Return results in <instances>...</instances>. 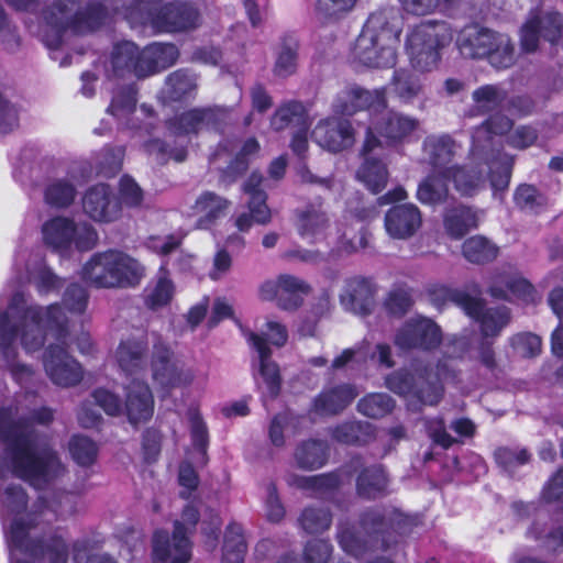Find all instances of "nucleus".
Wrapping results in <instances>:
<instances>
[{
  "instance_id": "1",
  "label": "nucleus",
  "mask_w": 563,
  "mask_h": 563,
  "mask_svg": "<svg viewBox=\"0 0 563 563\" xmlns=\"http://www.w3.org/2000/svg\"><path fill=\"white\" fill-rule=\"evenodd\" d=\"M59 460H0V516L9 548L11 563H67L68 547L63 538L53 536L44 543L35 540L37 526L35 505L25 512L27 496L24 490L5 482L22 478L42 488L54 476Z\"/></svg>"
},
{
  "instance_id": "2",
  "label": "nucleus",
  "mask_w": 563,
  "mask_h": 563,
  "mask_svg": "<svg viewBox=\"0 0 563 563\" xmlns=\"http://www.w3.org/2000/svg\"><path fill=\"white\" fill-rule=\"evenodd\" d=\"M49 331L56 340L51 343L43 355V366L53 384L71 387L82 379L80 364L71 357L68 345L67 317L58 305L47 308L30 306L24 311L21 344L26 352L40 350L45 342V331Z\"/></svg>"
},
{
  "instance_id": "3",
  "label": "nucleus",
  "mask_w": 563,
  "mask_h": 563,
  "mask_svg": "<svg viewBox=\"0 0 563 563\" xmlns=\"http://www.w3.org/2000/svg\"><path fill=\"white\" fill-rule=\"evenodd\" d=\"M53 412L47 408L26 411L20 406L0 409V440L15 456L43 457L47 454L48 441L34 429V424H47Z\"/></svg>"
},
{
  "instance_id": "4",
  "label": "nucleus",
  "mask_w": 563,
  "mask_h": 563,
  "mask_svg": "<svg viewBox=\"0 0 563 563\" xmlns=\"http://www.w3.org/2000/svg\"><path fill=\"white\" fill-rule=\"evenodd\" d=\"M107 15V10L99 2L81 5L76 0H59L45 16L42 40L47 47L57 48L62 43L63 32L87 34L97 30Z\"/></svg>"
},
{
  "instance_id": "5",
  "label": "nucleus",
  "mask_w": 563,
  "mask_h": 563,
  "mask_svg": "<svg viewBox=\"0 0 563 563\" xmlns=\"http://www.w3.org/2000/svg\"><path fill=\"white\" fill-rule=\"evenodd\" d=\"M399 31L390 23L387 11L369 15L357 36L352 55L355 60L368 67L385 68L396 64V44Z\"/></svg>"
},
{
  "instance_id": "6",
  "label": "nucleus",
  "mask_w": 563,
  "mask_h": 563,
  "mask_svg": "<svg viewBox=\"0 0 563 563\" xmlns=\"http://www.w3.org/2000/svg\"><path fill=\"white\" fill-rule=\"evenodd\" d=\"M453 40V31L445 21L428 20L416 25L406 36L405 48L411 68L420 74L438 68L442 51Z\"/></svg>"
},
{
  "instance_id": "7",
  "label": "nucleus",
  "mask_w": 563,
  "mask_h": 563,
  "mask_svg": "<svg viewBox=\"0 0 563 563\" xmlns=\"http://www.w3.org/2000/svg\"><path fill=\"white\" fill-rule=\"evenodd\" d=\"M143 276L140 262L120 251L98 253L82 268L84 279L99 288L132 287Z\"/></svg>"
},
{
  "instance_id": "8",
  "label": "nucleus",
  "mask_w": 563,
  "mask_h": 563,
  "mask_svg": "<svg viewBox=\"0 0 563 563\" xmlns=\"http://www.w3.org/2000/svg\"><path fill=\"white\" fill-rule=\"evenodd\" d=\"M444 374L441 363L437 372L429 364L417 361L410 368H399L385 377V387L396 395L417 399L424 405H437L442 397V387L439 383Z\"/></svg>"
},
{
  "instance_id": "9",
  "label": "nucleus",
  "mask_w": 563,
  "mask_h": 563,
  "mask_svg": "<svg viewBox=\"0 0 563 563\" xmlns=\"http://www.w3.org/2000/svg\"><path fill=\"white\" fill-rule=\"evenodd\" d=\"M483 165H455L445 170V177L453 183L455 190L464 197H473L486 187V167L490 172V187L494 192L504 191L508 188L512 159L503 155L498 159L492 156H484Z\"/></svg>"
},
{
  "instance_id": "10",
  "label": "nucleus",
  "mask_w": 563,
  "mask_h": 563,
  "mask_svg": "<svg viewBox=\"0 0 563 563\" xmlns=\"http://www.w3.org/2000/svg\"><path fill=\"white\" fill-rule=\"evenodd\" d=\"M27 308L24 295L16 292L13 295L8 310L0 313V358L3 360L13 378L20 384L29 382L34 374L31 366L15 361L16 347L14 341L18 329L22 335L24 311Z\"/></svg>"
},
{
  "instance_id": "11",
  "label": "nucleus",
  "mask_w": 563,
  "mask_h": 563,
  "mask_svg": "<svg viewBox=\"0 0 563 563\" xmlns=\"http://www.w3.org/2000/svg\"><path fill=\"white\" fill-rule=\"evenodd\" d=\"M143 3L144 0H137L135 7L126 9L124 16L141 22L148 21L156 30L167 33L189 32L200 25V14L189 3L178 1L166 3L150 11L146 18L141 12Z\"/></svg>"
},
{
  "instance_id": "12",
  "label": "nucleus",
  "mask_w": 563,
  "mask_h": 563,
  "mask_svg": "<svg viewBox=\"0 0 563 563\" xmlns=\"http://www.w3.org/2000/svg\"><path fill=\"white\" fill-rule=\"evenodd\" d=\"M198 511L192 506L185 507L181 521L175 523L173 544L166 532L157 531L153 538L154 562L170 560V563H189L191 558V544L187 537L188 529L195 528L198 521Z\"/></svg>"
},
{
  "instance_id": "13",
  "label": "nucleus",
  "mask_w": 563,
  "mask_h": 563,
  "mask_svg": "<svg viewBox=\"0 0 563 563\" xmlns=\"http://www.w3.org/2000/svg\"><path fill=\"white\" fill-rule=\"evenodd\" d=\"M540 38L552 44L563 38V15L561 13L542 9L529 13L526 23L521 27V48L526 53L536 52Z\"/></svg>"
},
{
  "instance_id": "14",
  "label": "nucleus",
  "mask_w": 563,
  "mask_h": 563,
  "mask_svg": "<svg viewBox=\"0 0 563 563\" xmlns=\"http://www.w3.org/2000/svg\"><path fill=\"white\" fill-rule=\"evenodd\" d=\"M440 327L426 317H412L396 331L394 343L401 351H431L440 345Z\"/></svg>"
},
{
  "instance_id": "15",
  "label": "nucleus",
  "mask_w": 563,
  "mask_h": 563,
  "mask_svg": "<svg viewBox=\"0 0 563 563\" xmlns=\"http://www.w3.org/2000/svg\"><path fill=\"white\" fill-rule=\"evenodd\" d=\"M445 294L452 302L481 323V331L486 338L498 335L509 322V310L506 307L486 309L479 299L465 292L446 289Z\"/></svg>"
},
{
  "instance_id": "16",
  "label": "nucleus",
  "mask_w": 563,
  "mask_h": 563,
  "mask_svg": "<svg viewBox=\"0 0 563 563\" xmlns=\"http://www.w3.org/2000/svg\"><path fill=\"white\" fill-rule=\"evenodd\" d=\"M419 125V121L410 115L388 111L380 119L373 120L368 128L363 144L362 153L369 155L380 146V141L374 135L373 130L391 142H400L409 136Z\"/></svg>"
},
{
  "instance_id": "17",
  "label": "nucleus",
  "mask_w": 563,
  "mask_h": 563,
  "mask_svg": "<svg viewBox=\"0 0 563 563\" xmlns=\"http://www.w3.org/2000/svg\"><path fill=\"white\" fill-rule=\"evenodd\" d=\"M312 139L330 152H340L355 142V132L347 119L332 117L320 121L312 131Z\"/></svg>"
},
{
  "instance_id": "18",
  "label": "nucleus",
  "mask_w": 563,
  "mask_h": 563,
  "mask_svg": "<svg viewBox=\"0 0 563 563\" xmlns=\"http://www.w3.org/2000/svg\"><path fill=\"white\" fill-rule=\"evenodd\" d=\"M422 212L411 202L390 207L384 217L387 234L395 240H408L422 227Z\"/></svg>"
},
{
  "instance_id": "19",
  "label": "nucleus",
  "mask_w": 563,
  "mask_h": 563,
  "mask_svg": "<svg viewBox=\"0 0 563 563\" xmlns=\"http://www.w3.org/2000/svg\"><path fill=\"white\" fill-rule=\"evenodd\" d=\"M153 366V378L163 387H183L190 385L195 377V371L180 362L170 360L168 349L159 346L156 349Z\"/></svg>"
},
{
  "instance_id": "20",
  "label": "nucleus",
  "mask_w": 563,
  "mask_h": 563,
  "mask_svg": "<svg viewBox=\"0 0 563 563\" xmlns=\"http://www.w3.org/2000/svg\"><path fill=\"white\" fill-rule=\"evenodd\" d=\"M298 232L309 243L327 242L331 233V221L322 201L307 205L298 211Z\"/></svg>"
},
{
  "instance_id": "21",
  "label": "nucleus",
  "mask_w": 563,
  "mask_h": 563,
  "mask_svg": "<svg viewBox=\"0 0 563 563\" xmlns=\"http://www.w3.org/2000/svg\"><path fill=\"white\" fill-rule=\"evenodd\" d=\"M338 113L352 115L364 109L379 111L387 108L385 88L366 90L360 87H352L338 96L333 104Z\"/></svg>"
},
{
  "instance_id": "22",
  "label": "nucleus",
  "mask_w": 563,
  "mask_h": 563,
  "mask_svg": "<svg viewBox=\"0 0 563 563\" xmlns=\"http://www.w3.org/2000/svg\"><path fill=\"white\" fill-rule=\"evenodd\" d=\"M84 212L95 221L112 222L120 216V203L108 185L89 188L82 198Z\"/></svg>"
},
{
  "instance_id": "23",
  "label": "nucleus",
  "mask_w": 563,
  "mask_h": 563,
  "mask_svg": "<svg viewBox=\"0 0 563 563\" xmlns=\"http://www.w3.org/2000/svg\"><path fill=\"white\" fill-rule=\"evenodd\" d=\"M340 302L343 308L355 314L367 316L374 309V287L363 277H353L345 282Z\"/></svg>"
},
{
  "instance_id": "24",
  "label": "nucleus",
  "mask_w": 563,
  "mask_h": 563,
  "mask_svg": "<svg viewBox=\"0 0 563 563\" xmlns=\"http://www.w3.org/2000/svg\"><path fill=\"white\" fill-rule=\"evenodd\" d=\"M512 122L505 115H495L488 119L484 124L476 128L473 133V145L471 157L473 161H479L484 156H494L493 135H501L510 131Z\"/></svg>"
},
{
  "instance_id": "25",
  "label": "nucleus",
  "mask_w": 563,
  "mask_h": 563,
  "mask_svg": "<svg viewBox=\"0 0 563 563\" xmlns=\"http://www.w3.org/2000/svg\"><path fill=\"white\" fill-rule=\"evenodd\" d=\"M249 342L253 345L258 354V373L263 379L265 387L264 394L271 398H275L280 390L282 378L279 367L276 362L272 360V351L266 344L263 335L250 333Z\"/></svg>"
},
{
  "instance_id": "26",
  "label": "nucleus",
  "mask_w": 563,
  "mask_h": 563,
  "mask_svg": "<svg viewBox=\"0 0 563 563\" xmlns=\"http://www.w3.org/2000/svg\"><path fill=\"white\" fill-rule=\"evenodd\" d=\"M495 34L496 32L477 24L466 25L456 37L457 49L465 58H485L489 53V45H492Z\"/></svg>"
},
{
  "instance_id": "27",
  "label": "nucleus",
  "mask_w": 563,
  "mask_h": 563,
  "mask_svg": "<svg viewBox=\"0 0 563 563\" xmlns=\"http://www.w3.org/2000/svg\"><path fill=\"white\" fill-rule=\"evenodd\" d=\"M125 412L132 424L147 421L154 412V398L147 384L132 380L126 387Z\"/></svg>"
},
{
  "instance_id": "28",
  "label": "nucleus",
  "mask_w": 563,
  "mask_h": 563,
  "mask_svg": "<svg viewBox=\"0 0 563 563\" xmlns=\"http://www.w3.org/2000/svg\"><path fill=\"white\" fill-rule=\"evenodd\" d=\"M231 207V201L213 191L206 190L201 192L191 210L198 217L196 228L207 230L210 229L217 220L224 217Z\"/></svg>"
},
{
  "instance_id": "29",
  "label": "nucleus",
  "mask_w": 563,
  "mask_h": 563,
  "mask_svg": "<svg viewBox=\"0 0 563 563\" xmlns=\"http://www.w3.org/2000/svg\"><path fill=\"white\" fill-rule=\"evenodd\" d=\"M358 395L356 388L344 384L320 393L312 402V410L321 416L338 415L344 410Z\"/></svg>"
},
{
  "instance_id": "30",
  "label": "nucleus",
  "mask_w": 563,
  "mask_h": 563,
  "mask_svg": "<svg viewBox=\"0 0 563 563\" xmlns=\"http://www.w3.org/2000/svg\"><path fill=\"white\" fill-rule=\"evenodd\" d=\"M111 65L114 75L124 76L133 73L137 77H145L146 69L143 64V53L132 42H122L114 46L111 54Z\"/></svg>"
},
{
  "instance_id": "31",
  "label": "nucleus",
  "mask_w": 563,
  "mask_h": 563,
  "mask_svg": "<svg viewBox=\"0 0 563 563\" xmlns=\"http://www.w3.org/2000/svg\"><path fill=\"white\" fill-rule=\"evenodd\" d=\"M418 71L413 69L399 68L394 71L389 86L391 92L401 103H411L424 91V82Z\"/></svg>"
},
{
  "instance_id": "32",
  "label": "nucleus",
  "mask_w": 563,
  "mask_h": 563,
  "mask_svg": "<svg viewBox=\"0 0 563 563\" xmlns=\"http://www.w3.org/2000/svg\"><path fill=\"white\" fill-rule=\"evenodd\" d=\"M429 164L439 172L446 170L460 146L449 135L429 136L423 143Z\"/></svg>"
},
{
  "instance_id": "33",
  "label": "nucleus",
  "mask_w": 563,
  "mask_h": 563,
  "mask_svg": "<svg viewBox=\"0 0 563 563\" xmlns=\"http://www.w3.org/2000/svg\"><path fill=\"white\" fill-rule=\"evenodd\" d=\"M446 180L445 170L427 176L419 183L416 198L427 206L444 203L450 195Z\"/></svg>"
},
{
  "instance_id": "34",
  "label": "nucleus",
  "mask_w": 563,
  "mask_h": 563,
  "mask_svg": "<svg viewBox=\"0 0 563 563\" xmlns=\"http://www.w3.org/2000/svg\"><path fill=\"white\" fill-rule=\"evenodd\" d=\"M443 225L446 234L457 240L477 227V217L471 208L456 206L445 210Z\"/></svg>"
},
{
  "instance_id": "35",
  "label": "nucleus",
  "mask_w": 563,
  "mask_h": 563,
  "mask_svg": "<svg viewBox=\"0 0 563 563\" xmlns=\"http://www.w3.org/2000/svg\"><path fill=\"white\" fill-rule=\"evenodd\" d=\"M75 232L74 221L64 217H56L43 225L44 241L55 250L67 249L73 243Z\"/></svg>"
},
{
  "instance_id": "36",
  "label": "nucleus",
  "mask_w": 563,
  "mask_h": 563,
  "mask_svg": "<svg viewBox=\"0 0 563 563\" xmlns=\"http://www.w3.org/2000/svg\"><path fill=\"white\" fill-rule=\"evenodd\" d=\"M142 53L143 64L147 68L146 75L170 67L179 57L177 46L172 43H153L146 46Z\"/></svg>"
},
{
  "instance_id": "37",
  "label": "nucleus",
  "mask_w": 563,
  "mask_h": 563,
  "mask_svg": "<svg viewBox=\"0 0 563 563\" xmlns=\"http://www.w3.org/2000/svg\"><path fill=\"white\" fill-rule=\"evenodd\" d=\"M146 356V343L143 340H128L117 350V361L126 374L136 373L143 368Z\"/></svg>"
},
{
  "instance_id": "38",
  "label": "nucleus",
  "mask_w": 563,
  "mask_h": 563,
  "mask_svg": "<svg viewBox=\"0 0 563 563\" xmlns=\"http://www.w3.org/2000/svg\"><path fill=\"white\" fill-rule=\"evenodd\" d=\"M299 43L292 36H285L276 52L274 74L286 78L295 74L298 65Z\"/></svg>"
},
{
  "instance_id": "39",
  "label": "nucleus",
  "mask_w": 563,
  "mask_h": 563,
  "mask_svg": "<svg viewBox=\"0 0 563 563\" xmlns=\"http://www.w3.org/2000/svg\"><path fill=\"white\" fill-rule=\"evenodd\" d=\"M36 510L41 516L52 511L58 516H71L79 510V497L71 493H55L52 496V501H48L46 496L38 497L35 504Z\"/></svg>"
},
{
  "instance_id": "40",
  "label": "nucleus",
  "mask_w": 563,
  "mask_h": 563,
  "mask_svg": "<svg viewBox=\"0 0 563 563\" xmlns=\"http://www.w3.org/2000/svg\"><path fill=\"white\" fill-rule=\"evenodd\" d=\"M279 308L283 310H295L302 303V295L309 292V285L302 279L292 275H280Z\"/></svg>"
},
{
  "instance_id": "41",
  "label": "nucleus",
  "mask_w": 563,
  "mask_h": 563,
  "mask_svg": "<svg viewBox=\"0 0 563 563\" xmlns=\"http://www.w3.org/2000/svg\"><path fill=\"white\" fill-rule=\"evenodd\" d=\"M485 58L497 69L511 67L516 62V55L515 46L510 37L496 32L492 45H489V53Z\"/></svg>"
},
{
  "instance_id": "42",
  "label": "nucleus",
  "mask_w": 563,
  "mask_h": 563,
  "mask_svg": "<svg viewBox=\"0 0 563 563\" xmlns=\"http://www.w3.org/2000/svg\"><path fill=\"white\" fill-rule=\"evenodd\" d=\"M271 124L275 131H282L289 125L305 129L309 126L306 109L300 102H289L278 108Z\"/></svg>"
},
{
  "instance_id": "43",
  "label": "nucleus",
  "mask_w": 563,
  "mask_h": 563,
  "mask_svg": "<svg viewBox=\"0 0 563 563\" xmlns=\"http://www.w3.org/2000/svg\"><path fill=\"white\" fill-rule=\"evenodd\" d=\"M245 553L243 529L238 523H231L224 536L222 563H243Z\"/></svg>"
},
{
  "instance_id": "44",
  "label": "nucleus",
  "mask_w": 563,
  "mask_h": 563,
  "mask_svg": "<svg viewBox=\"0 0 563 563\" xmlns=\"http://www.w3.org/2000/svg\"><path fill=\"white\" fill-rule=\"evenodd\" d=\"M387 176L385 165L372 157L365 158V162L357 170V178L374 194L385 188Z\"/></svg>"
},
{
  "instance_id": "45",
  "label": "nucleus",
  "mask_w": 563,
  "mask_h": 563,
  "mask_svg": "<svg viewBox=\"0 0 563 563\" xmlns=\"http://www.w3.org/2000/svg\"><path fill=\"white\" fill-rule=\"evenodd\" d=\"M464 257L471 263L483 264L496 258L498 249L487 239L475 235L467 239L462 246Z\"/></svg>"
},
{
  "instance_id": "46",
  "label": "nucleus",
  "mask_w": 563,
  "mask_h": 563,
  "mask_svg": "<svg viewBox=\"0 0 563 563\" xmlns=\"http://www.w3.org/2000/svg\"><path fill=\"white\" fill-rule=\"evenodd\" d=\"M76 197V187L68 179H54L45 188L46 203L55 208H66Z\"/></svg>"
},
{
  "instance_id": "47",
  "label": "nucleus",
  "mask_w": 563,
  "mask_h": 563,
  "mask_svg": "<svg viewBox=\"0 0 563 563\" xmlns=\"http://www.w3.org/2000/svg\"><path fill=\"white\" fill-rule=\"evenodd\" d=\"M394 407L395 400L385 393L368 394L357 402L358 412L374 419L388 415Z\"/></svg>"
},
{
  "instance_id": "48",
  "label": "nucleus",
  "mask_w": 563,
  "mask_h": 563,
  "mask_svg": "<svg viewBox=\"0 0 563 563\" xmlns=\"http://www.w3.org/2000/svg\"><path fill=\"white\" fill-rule=\"evenodd\" d=\"M298 521L307 533L318 534L330 528L332 515L323 507H307L302 510Z\"/></svg>"
},
{
  "instance_id": "49",
  "label": "nucleus",
  "mask_w": 563,
  "mask_h": 563,
  "mask_svg": "<svg viewBox=\"0 0 563 563\" xmlns=\"http://www.w3.org/2000/svg\"><path fill=\"white\" fill-rule=\"evenodd\" d=\"M195 88V78L184 70H177L166 78L162 93L166 99L177 101Z\"/></svg>"
},
{
  "instance_id": "50",
  "label": "nucleus",
  "mask_w": 563,
  "mask_h": 563,
  "mask_svg": "<svg viewBox=\"0 0 563 563\" xmlns=\"http://www.w3.org/2000/svg\"><path fill=\"white\" fill-rule=\"evenodd\" d=\"M175 292V287L167 272L161 268L155 286L146 296V306L153 310L169 303Z\"/></svg>"
},
{
  "instance_id": "51",
  "label": "nucleus",
  "mask_w": 563,
  "mask_h": 563,
  "mask_svg": "<svg viewBox=\"0 0 563 563\" xmlns=\"http://www.w3.org/2000/svg\"><path fill=\"white\" fill-rule=\"evenodd\" d=\"M515 202L523 211L540 213L548 206L547 197L531 185H521L515 192Z\"/></svg>"
},
{
  "instance_id": "52",
  "label": "nucleus",
  "mask_w": 563,
  "mask_h": 563,
  "mask_svg": "<svg viewBox=\"0 0 563 563\" xmlns=\"http://www.w3.org/2000/svg\"><path fill=\"white\" fill-rule=\"evenodd\" d=\"M386 486L387 477L378 466L364 471L357 479L358 494L368 498L376 497L385 490Z\"/></svg>"
},
{
  "instance_id": "53",
  "label": "nucleus",
  "mask_w": 563,
  "mask_h": 563,
  "mask_svg": "<svg viewBox=\"0 0 563 563\" xmlns=\"http://www.w3.org/2000/svg\"><path fill=\"white\" fill-rule=\"evenodd\" d=\"M505 97V92L495 85L478 87L472 93L474 107L476 111L481 113H486L498 108Z\"/></svg>"
},
{
  "instance_id": "54",
  "label": "nucleus",
  "mask_w": 563,
  "mask_h": 563,
  "mask_svg": "<svg viewBox=\"0 0 563 563\" xmlns=\"http://www.w3.org/2000/svg\"><path fill=\"white\" fill-rule=\"evenodd\" d=\"M371 426L360 421H345L331 429L332 438L343 444H355L363 441Z\"/></svg>"
},
{
  "instance_id": "55",
  "label": "nucleus",
  "mask_w": 563,
  "mask_h": 563,
  "mask_svg": "<svg viewBox=\"0 0 563 563\" xmlns=\"http://www.w3.org/2000/svg\"><path fill=\"white\" fill-rule=\"evenodd\" d=\"M302 418L290 412L279 413L274 417L269 426V439L276 446L284 444V432H296Z\"/></svg>"
},
{
  "instance_id": "56",
  "label": "nucleus",
  "mask_w": 563,
  "mask_h": 563,
  "mask_svg": "<svg viewBox=\"0 0 563 563\" xmlns=\"http://www.w3.org/2000/svg\"><path fill=\"white\" fill-rule=\"evenodd\" d=\"M515 353L523 358L536 357L541 353V338L533 333H518L510 339Z\"/></svg>"
},
{
  "instance_id": "57",
  "label": "nucleus",
  "mask_w": 563,
  "mask_h": 563,
  "mask_svg": "<svg viewBox=\"0 0 563 563\" xmlns=\"http://www.w3.org/2000/svg\"><path fill=\"white\" fill-rule=\"evenodd\" d=\"M258 150L260 144L254 137H250L243 143L234 161L228 166L225 172L230 177H232V180L247 168L249 157L256 154Z\"/></svg>"
},
{
  "instance_id": "58",
  "label": "nucleus",
  "mask_w": 563,
  "mask_h": 563,
  "mask_svg": "<svg viewBox=\"0 0 563 563\" xmlns=\"http://www.w3.org/2000/svg\"><path fill=\"white\" fill-rule=\"evenodd\" d=\"M136 106L135 90L129 86L119 90L109 107L111 114L118 118H124L132 113Z\"/></svg>"
},
{
  "instance_id": "59",
  "label": "nucleus",
  "mask_w": 563,
  "mask_h": 563,
  "mask_svg": "<svg viewBox=\"0 0 563 563\" xmlns=\"http://www.w3.org/2000/svg\"><path fill=\"white\" fill-rule=\"evenodd\" d=\"M91 398L109 416H118L122 411L120 398L108 389H96L91 394Z\"/></svg>"
},
{
  "instance_id": "60",
  "label": "nucleus",
  "mask_w": 563,
  "mask_h": 563,
  "mask_svg": "<svg viewBox=\"0 0 563 563\" xmlns=\"http://www.w3.org/2000/svg\"><path fill=\"white\" fill-rule=\"evenodd\" d=\"M331 552V544L320 539L309 541L303 550L305 559L308 563H327Z\"/></svg>"
},
{
  "instance_id": "61",
  "label": "nucleus",
  "mask_w": 563,
  "mask_h": 563,
  "mask_svg": "<svg viewBox=\"0 0 563 563\" xmlns=\"http://www.w3.org/2000/svg\"><path fill=\"white\" fill-rule=\"evenodd\" d=\"M176 124L181 133H196L206 129L202 109L184 112L176 119Z\"/></svg>"
},
{
  "instance_id": "62",
  "label": "nucleus",
  "mask_w": 563,
  "mask_h": 563,
  "mask_svg": "<svg viewBox=\"0 0 563 563\" xmlns=\"http://www.w3.org/2000/svg\"><path fill=\"white\" fill-rule=\"evenodd\" d=\"M68 450L73 457H95L98 445L86 435H73L68 442Z\"/></svg>"
},
{
  "instance_id": "63",
  "label": "nucleus",
  "mask_w": 563,
  "mask_h": 563,
  "mask_svg": "<svg viewBox=\"0 0 563 563\" xmlns=\"http://www.w3.org/2000/svg\"><path fill=\"white\" fill-rule=\"evenodd\" d=\"M267 196L265 192H257L249 200V210L252 213L254 222L257 224H268L272 220L271 209L266 205Z\"/></svg>"
},
{
  "instance_id": "64",
  "label": "nucleus",
  "mask_w": 563,
  "mask_h": 563,
  "mask_svg": "<svg viewBox=\"0 0 563 563\" xmlns=\"http://www.w3.org/2000/svg\"><path fill=\"white\" fill-rule=\"evenodd\" d=\"M120 197L125 206L137 207L143 200V191L131 177L124 176L120 180Z\"/></svg>"
}]
</instances>
